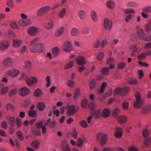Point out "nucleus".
I'll return each instance as SVG.
<instances>
[{
  "label": "nucleus",
  "instance_id": "obj_1",
  "mask_svg": "<svg viewBox=\"0 0 151 151\" xmlns=\"http://www.w3.org/2000/svg\"><path fill=\"white\" fill-rule=\"evenodd\" d=\"M96 104L95 102L93 101L91 102L88 105V107L89 109L92 111V115L94 116L96 118H99L100 115V111L99 110H97L95 111Z\"/></svg>",
  "mask_w": 151,
  "mask_h": 151
},
{
  "label": "nucleus",
  "instance_id": "obj_2",
  "mask_svg": "<svg viewBox=\"0 0 151 151\" xmlns=\"http://www.w3.org/2000/svg\"><path fill=\"white\" fill-rule=\"evenodd\" d=\"M129 90V88L128 87H124L122 88H117L114 90L113 95L114 96L117 94L123 96L128 93Z\"/></svg>",
  "mask_w": 151,
  "mask_h": 151
},
{
  "label": "nucleus",
  "instance_id": "obj_3",
  "mask_svg": "<svg viewBox=\"0 0 151 151\" xmlns=\"http://www.w3.org/2000/svg\"><path fill=\"white\" fill-rule=\"evenodd\" d=\"M136 100L133 104L134 107L137 109L141 107L144 104V101L141 99V96L138 93H136L135 94Z\"/></svg>",
  "mask_w": 151,
  "mask_h": 151
},
{
  "label": "nucleus",
  "instance_id": "obj_4",
  "mask_svg": "<svg viewBox=\"0 0 151 151\" xmlns=\"http://www.w3.org/2000/svg\"><path fill=\"white\" fill-rule=\"evenodd\" d=\"M49 6H47L42 7L39 8L37 11L36 15L37 16L41 17L47 14L50 10Z\"/></svg>",
  "mask_w": 151,
  "mask_h": 151
},
{
  "label": "nucleus",
  "instance_id": "obj_5",
  "mask_svg": "<svg viewBox=\"0 0 151 151\" xmlns=\"http://www.w3.org/2000/svg\"><path fill=\"white\" fill-rule=\"evenodd\" d=\"M43 49V45L41 43H38L34 47L30 48V51L33 52L39 53L42 52Z\"/></svg>",
  "mask_w": 151,
  "mask_h": 151
},
{
  "label": "nucleus",
  "instance_id": "obj_6",
  "mask_svg": "<svg viewBox=\"0 0 151 151\" xmlns=\"http://www.w3.org/2000/svg\"><path fill=\"white\" fill-rule=\"evenodd\" d=\"M39 29L37 27L32 26L29 28L27 32L29 35L31 36H35L39 33Z\"/></svg>",
  "mask_w": 151,
  "mask_h": 151
},
{
  "label": "nucleus",
  "instance_id": "obj_7",
  "mask_svg": "<svg viewBox=\"0 0 151 151\" xmlns=\"http://www.w3.org/2000/svg\"><path fill=\"white\" fill-rule=\"evenodd\" d=\"M13 62V59L12 58L7 57L4 60L3 64L5 67L9 68L11 67Z\"/></svg>",
  "mask_w": 151,
  "mask_h": 151
},
{
  "label": "nucleus",
  "instance_id": "obj_8",
  "mask_svg": "<svg viewBox=\"0 0 151 151\" xmlns=\"http://www.w3.org/2000/svg\"><path fill=\"white\" fill-rule=\"evenodd\" d=\"M112 24V22L111 20H109L107 18L104 19V27L106 30H109L111 29Z\"/></svg>",
  "mask_w": 151,
  "mask_h": 151
},
{
  "label": "nucleus",
  "instance_id": "obj_9",
  "mask_svg": "<svg viewBox=\"0 0 151 151\" xmlns=\"http://www.w3.org/2000/svg\"><path fill=\"white\" fill-rule=\"evenodd\" d=\"M26 81L28 85L30 86H33L37 83L38 80L36 77H32L27 78Z\"/></svg>",
  "mask_w": 151,
  "mask_h": 151
},
{
  "label": "nucleus",
  "instance_id": "obj_10",
  "mask_svg": "<svg viewBox=\"0 0 151 151\" xmlns=\"http://www.w3.org/2000/svg\"><path fill=\"white\" fill-rule=\"evenodd\" d=\"M63 49L65 52H70L72 49L71 43L68 41L65 42L63 44Z\"/></svg>",
  "mask_w": 151,
  "mask_h": 151
},
{
  "label": "nucleus",
  "instance_id": "obj_11",
  "mask_svg": "<svg viewBox=\"0 0 151 151\" xmlns=\"http://www.w3.org/2000/svg\"><path fill=\"white\" fill-rule=\"evenodd\" d=\"M32 23V21L30 19H20L18 22V24L22 27H25L28 26Z\"/></svg>",
  "mask_w": 151,
  "mask_h": 151
},
{
  "label": "nucleus",
  "instance_id": "obj_12",
  "mask_svg": "<svg viewBox=\"0 0 151 151\" xmlns=\"http://www.w3.org/2000/svg\"><path fill=\"white\" fill-rule=\"evenodd\" d=\"M76 109L73 105L68 106L67 107V114L69 116H73L75 113Z\"/></svg>",
  "mask_w": 151,
  "mask_h": 151
},
{
  "label": "nucleus",
  "instance_id": "obj_13",
  "mask_svg": "<svg viewBox=\"0 0 151 151\" xmlns=\"http://www.w3.org/2000/svg\"><path fill=\"white\" fill-rule=\"evenodd\" d=\"M10 45L9 43L7 40H3L0 42V50L4 51L7 49Z\"/></svg>",
  "mask_w": 151,
  "mask_h": 151
},
{
  "label": "nucleus",
  "instance_id": "obj_14",
  "mask_svg": "<svg viewBox=\"0 0 151 151\" xmlns=\"http://www.w3.org/2000/svg\"><path fill=\"white\" fill-rule=\"evenodd\" d=\"M29 93V89L25 86L21 88L19 91V94L22 96H26Z\"/></svg>",
  "mask_w": 151,
  "mask_h": 151
},
{
  "label": "nucleus",
  "instance_id": "obj_15",
  "mask_svg": "<svg viewBox=\"0 0 151 151\" xmlns=\"http://www.w3.org/2000/svg\"><path fill=\"white\" fill-rule=\"evenodd\" d=\"M76 62L77 64L81 66L85 65L86 63L85 58L83 56H79L76 58Z\"/></svg>",
  "mask_w": 151,
  "mask_h": 151
},
{
  "label": "nucleus",
  "instance_id": "obj_16",
  "mask_svg": "<svg viewBox=\"0 0 151 151\" xmlns=\"http://www.w3.org/2000/svg\"><path fill=\"white\" fill-rule=\"evenodd\" d=\"M60 146L63 151H71L70 149L68 146L67 141L65 140L61 142Z\"/></svg>",
  "mask_w": 151,
  "mask_h": 151
},
{
  "label": "nucleus",
  "instance_id": "obj_17",
  "mask_svg": "<svg viewBox=\"0 0 151 151\" xmlns=\"http://www.w3.org/2000/svg\"><path fill=\"white\" fill-rule=\"evenodd\" d=\"M19 73V71L15 69H14L12 70H8L6 73V75L13 77H16L18 75Z\"/></svg>",
  "mask_w": 151,
  "mask_h": 151
},
{
  "label": "nucleus",
  "instance_id": "obj_18",
  "mask_svg": "<svg viewBox=\"0 0 151 151\" xmlns=\"http://www.w3.org/2000/svg\"><path fill=\"white\" fill-rule=\"evenodd\" d=\"M115 129L117 131L114 133L115 137L117 138L121 137L122 135V129L120 127H117Z\"/></svg>",
  "mask_w": 151,
  "mask_h": 151
},
{
  "label": "nucleus",
  "instance_id": "obj_19",
  "mask_svg": "<svg viewBox=\"0 0 151 151\" xmlns=\"http://www.w3.org/2000/svg\"><path fill=\"white\" fill-rule=\"evenodd\" d=\"M78 16L80 19L83 20L86 16V13L85 11L83 10H80L78 12Z\"/></svg>",
  "mask_w": 151,
  "mask_h": 151
},
{
  "label": "nucleus",
  "instance_id": "obj_20",
  "mask_svg": "<svg viewBox=\"0 0 151 151\" xmlns=\"http://www.w3.org/2000/svg\"><path fill=\"white\" fill-rule=\"evenodd\" d=\"M138 39L140 40H143L145 37V33L142 29H139L137 32Z\"/></svg>",
  "mask_w": 151,
  "mask_h": 151
},
{
  "label": "nucleus",
  "instance_id": "obj_21",
  "mask_svg": "<svg viewBox=\"0 0 151 151\" xmlns=\"http://www.w3.org/2000/svg\"><path fill=\"white\" fill-rule=\"evenodd\" d=\"M91 16L92 21L93 22H96L98 21V16L94 11L93 10L91 12Z\"/></svg>",
  "mask_w": 151,
  "mask_h": 151
},
{
  "label": "nucleus",
  "instance_id": "obj_22",
  "mask_svg": "<svg viewBox=\"0 0 151 151\" xmlns=\"http://www.w3.org/2000/svg\"><path fill=\"white\" fill-rule=\"evenodd\" d=\"M12 41L13 46L14 47H19L22 44V41L19 39H13Z\"/></svg>",
  "mask_w": 151,
  "mask_h": 151
},
{
  "label": "nucleus",
  "instance_id": "obj_23",
  "mask_svg": "<svg viewBox=\"0 0 151 151\" xmlns=\"http://www.w3.org/2000/svg\"><path fill=\"white\" fill-rule=\"evenodd\" d=\"M64 27H63L59 28L56 31L55 36L56 37L60 36L64 33Z\"/></svg>",
  "mask_w": 151,
  "mask_h": 151
},
{
  "label": "nucleus",
  "instance_id": "obj_24",
  "mask_svg": "<svg viewBox=\"0 0 151 151\" xmlns=\"http://www.w3.org/2000/svg\"><path fill=\"white\" fill-rule=\"evenodd\" d=\"M106 5L108 9H113L114 7L115 4V3L113 1L110 0L107 2Z\"/></svg>",
  "mask_w": 151,
  "mask_h": 151
},
{
  "label": "nucleus",
  "instance_id": "obj_25",
  "mask_svg": "<svg viewBox=\"0 0 151 151\" xmlns=\"http://www.w3.org/2000/svg\"><path fill=\"white\" fill-rule=\"evenodd\" d=\"M108 139V137L105 134H103L102 137L100 141V144L101 145L105 144Z\"/></svg>",
  "mask_w": 151,
  "mask_h": 151
},
{
  "label": "nucleus",
  "instance_id": "obj_26",
  "mask_svg": "<svg viewBox=\"0 0 151 151\" xmlns=\"http://www.w3.org/2000/svg\"><path fill=\"white\" fill-rule=\"evenodd\" d=\"M110 113L109 110L107 108H106L103 111L102 116L104 118H107L109 116Z\"/></svg>",
  "mask_w": 151,
  "mask_h": 151
},
{
  "label": "nucleus",
  "instance_id": "obj_27",
  "mask_svg": "<svg viewBox=\"0 0 151 151\" xmlns=\"http://www.w3.org/2000/svg\"><path fill=\"white\" fill-rule=\"evenodd\" d=\"M151 111V106L149 105L143 108L142 110L143 114H146Z\"/></svg>",
  "mask_w": 151,
  "mask_h": 151
},
{
  "label": "nucleus",
  "instance_id": "obj_28",
  "mask_svg": "<svg viewBox=\"0 0 151 151\" xmlns=\"http://www.w3.org/2000/svg\"><path fill=\"white\" fill-rule=\"evenodd\" d=\"M79 34V31L78 29L76 28H73L71 31V34L73 36H76L78 35Z\"/></svg>",
  "mask_w": 151,
  "mask_h": 151
},
{
  "label": "nucleus",
  "instance_id": "obj_29",
  "mask_svg": "<svg viewBox=\"0 0 151 151\" xmlns=\"http://www.w3.org/2000/svg\"><path fill=\"white\" fill-rule=\"evenodd\" d=\"M126 6L128 7L136 8L138 6V4L135 2L130 1L127 2Z\"/></svg>",
  "mask_w": 151,
  "mask_h": 151
},
{
  "label": "nucleus",
  "instance_id": "obj_30",
  "mask_svg": "<svg viewBox=\"0 0 151 151\" xmlns=\"http://www.w3.org/2000/svg\"><path fill=\"white\" fill-rule=\"evenodd\" d=\"M74 63V62L73 60L70 61L65 65L64 68L66 70L71 68L73 66Z\"/></svg>",
  "mask_w": 151,
  "mask_h": 151
},
{
  "label": "nucleus",
  "instance_id": "obj_31",
  "mask_svg": "<svg viewBox=\"0 0 151 151\" xmlns=\"http://www.w3.org/2000/svg\"><path fill=\"white\" fill-rule=\"evenodd\" d=\"M54 26L53 21L52 20H50L45 24V27L48 29H52Z\"/></svg>",
  "mask_w": 151,
  "mask_h": 151
},
{
  "label": "nucleus",
  "instance_id": "obj_32",
  "mask_svg": "<svg viewBox=\"0 0 151 151\" xmlns=\"http://www.w3.org/2000/svg\"><path fill=\"white\" fill-rule=\"evenodd\" d=\"M117 120L120 123H124L127 121V118L124 116H119L117 117Z\"/></svg>",
  "mask_w": 151,
  "mask_h": 151
},
{
  "label": "nucleus",
  "instance_id": "obj_33",
  "mask_svg": "<svg viewBox=\"0 0 151 151\" xmlns=\"http://www.w3.org/2000/svg\"><path fill=\"white\" fill-rule=\"evenodd\" d=\"M37 106L38 109L40 111H43L45 108V104L43 102L38 103Z\"/></svg>",
  "mask_w": 151,
  "mask_h": 151
},
{
  "label": "nucleus",
  "instance_id": "obj_34",
  "mask_svg": "<svg viewBox=\"0 0 151 151\" xmlns=\"http://www.w3.org/2000/svg\"><path fill=\"white\" fill-rule=\"evenodd\" d=\"M66 12V9L63 8L61 9L58 14V16L60 19H62L64 17Z\"/></svg>",
  "mask_w": 151,
  "mask_h": 151
},
{
  "label": "nucleus",
  "instance_id": "obj_35",
  "mask_svg": "<svg viewBox=\"0 0 151 151\" xmlns=\"http://www.w3.org/2000/svg\"><path fill=\"white\" fill-rule=\"evenodd\" d=\"M32 146L35 149H38L40 145V143L39 141L35 140L32 141L31 143Z\"/></svg>",
  "mask_w": 151,
  "mask_h": 151
},
{
  "label": "nucleus",
  "instance_id": "obj_36",
  "mask_svg": "<svg viewBox=\"0 0 151 151\" xmlns=\"http://www.w3.org/2000/svg\"><path fill=\"white\" fill-rule=\"evenodd\" d=\"M39 40L38 38H36L33 39L30 42V46L31 48L34 47L37 44V42Z\"/></svg>",
  "mask_w": 151,
  "mask_h": 151
},
{
  "label": "nucleus",
  "instance_id": "obj_37",
  "mask_svg": "<svg viewBox=\"0 0 151 151\" xmlns=\"http://www.w3.org/2000/svg\"><path fill=\"white\" fill-rule=\"evenodd\" d=\"M126 65V64L125 63L121 62L118 64L117 68L119 70L125 68Z\"/></svg>",
  "mask_w": 151,
  "mask_h": 151
},
{
  "label": "nucleus",
  "instance_id": "obj_38",
  "mask_svg": "<svg viewBox=\"0 0 151 151\" xmlns=\"http://www.w3.org/2000/svg\"><path fill=\"white\" fill-rule=\"evenodd\" d=\"M42 91L39 88H37L34 92V95L35 97H38L42 95Z\"/></svg>",
  "mask_w": 151,
  "mask_h": 151
},
{
  "label": "nucleus",
  "instance_id": "obj_39",
  "mask_svg": "<svg viewBox=\"0 0 151 151\" xmlns=\"http://www.w3.org/2000/svg\"><path fill=\"white\" fill-rule=\"evenodd\" d=\"M80 95V90L79 88H77L74 93L73 95V98L76 101L78 96Z\"/></svg>",
  "mask_w": 151,
  "mask_h": 151
},
{
  "label": "nucleus",
  "instance_id": "obj_40",
  "mask_svg": "<svg viewBox=\"0 0 151 151\" xmlns=\"http://www.w3.org/2000/svg\"><path fill=\"white\" fill-rule=\"evenodd\" d=\"M9 123L11 126L12 127H14L15 124V118L14 117H10L9 118Z\"/></svg>",
  "mask_w": 151,
  "mask_h": 151
},
{
  "label": "nucleus",
  "instance_id": "obj_41",
  "mask_svg": "<svg viewBox=\"0 0 151 151\" xmlns=\"http://www.w3.org/2000/svg\"><path fill=\"white\" fill-rule=\"evenodd\" d=\"M124 13L125 14H134L135 13L134 9L132 8H128L124 9Z\"/></svg>",
  "mask_w": 151,
  "mask_h": 151
},
{
  "label": "nucleus",
  "instance_id": "obj_42",
  "mask_svg": "<svg viewBox=\"0 0 151 151\" xmlns=\"http://www.w3.org/2000/svg\"><path fill=\"white\" fill-rule=\"evenodd\" d=\"M32 131L33 133L35 135L40 136L41 135L40 131L39 129L33 128L32 129Z\"/></svg>",
  "mask_w": 151,
  "mask_h": 151
},
{
  "label": "nucleus",
  "instance_id": "obj_43",
  "mask_svg": "<svg viewBox=\"0 0 151 151\" xmlns=\"http://www.w3.org/2000/svg\"><path fill=\"white\" fill-rule=\"evenodd\" d=\"M102 75H107L109 73V69L108 67L103 68L101 71Z\"/></svg>",
  "mask_w": 151,
  "mask_h": 151
},
{
  "label": "nucleus",
  "instance_id": "obj_44",
  "mask_svg": "<svg viewBox=\"0 0 151 151\" xmlns=\"http://www.w3.org/2000/svg\"><path fill=\"white\" fill-rule=\"evenodd\" d=\"M138 81L137 79L133 78L130 79L128 81V83L130 85H135L137 83Z\"/></svg>",
  "mask_w": 151,
  "mask_h": 151
},
{
  "label": "nucleus",
  "instance_id": "obj_45",
  "mask_svg": "<svg viewBox=\"0 0 151 151\" xmlns=\"http://www.w3.org/2000/svg\"><path fill=\"white\" fill-rule=\"evenodd\" d=\"M25 68L26 69H29L31 68L32 65V63L29 60H26L25 62Z\"/></svg>",
  "mask_w": 151,
  "mask_h": 151
},
{
  "label": "nucleus",
  "instance_id": "obj_46",
  "mask_svg": "<svg viewBox=\"0 0 151 151\" xmlns=\"http://www.w3.org/2000/svg\"><path fill=\"white\" fill-rule=\"evenodd\" d=\"M52 52L53 55L55 56H57L59 54V49L57 47H55L52 49Z\"/></svg>",
  "mask_w": 151,
  "mask_h": 151
},
{
  "label": "nucleus",
  "instance_id": "obj_47",
  "mask_svg": "<svg viewBox=\"0 0 151 151\" xmlns=\"http://www.w3.org/2000/svg\"><path fill=\"white\" fill-rule=\"evenodd\" d=\"M96 58L99 60H102L104 57V53L102 52H100L96 55Z\"/></svg>",
  "mask_w": 151,
  "mask_h": 151
},
{
  "label": "nucleus",
  "instance_id": "obj_48",
  "mask_svg": "<svg viewBox=\"0 0 151 151\" xmlns=\"http://www.w3.org/2000/svg\"><path fill=\"white\" fill-rule=\"evenodd\" d=\"M28 114L30 117H36L37 116L36 111L34 110H29Z\"/></svg>",
  "mask_w": 151,
  "mask_h": 151
},
{
  "label": "nucleus",
  "instance_id": "obj_49",
  "mask_svg": "<svg viewBox=\"0 0 151 151\" xmlns=\"http://www.w3.org/2000/svg\"><path fill=\"white\" fill-rule=\"evenodd\" d=\"M96 83L94 79H92L90 81L89 85V87L90 89H93L96 86Z\"/></svg>",
  "mask_w": 151,
  "mask_h": 151
},
{
  "label": "nucleus",
  "instance_id": "obj_50",
  "mask_svg": "<svg viewBox=\"0 0 151 151\" xmlns=\"http://www.w3.org/2000/svg\"><path fill=\"white\" fill-rule=\"evenodd\" d=\"M120 110L119 109H114L112 112V114L115 117H117L118 116L120 112Z\"/></svg>",
  "mask_w": 151,
  "mask_h": 151
},
{
  "label": "nucleus",
  "instance_id": "obj_51",
  "mask_svg": "<svg viewBox=\"0 0 151 151\" xmlns=\"http://www.w3.org/2000/svg\"><path fill=\"white\" fill-rule=\"evenodd\" d=\"M107 86V83L105 82H103L102 84L99 91L100 93H103L105 90V87Z\"/></svg>",
  "mask_w": 151,
  "mask_h": 151
},
{
  "label": "nucleus",
  "instance_id": "obj_52",
  "mask_svg": "<svg viewBox=\"0 0 151 151\" xmlns=\"http://www.w3.org/2000/svg\"><path fill=\"white\" fill-rule=\"evenodd\" d=\"M143 12L147 13H149L151 12V6H146L144 7L142 9Z\"/></svg>",
  "mask_w": 151,
  "mask_h": 151
},
{
  "label": "nucleus",
  "instance_id": "obj_53",
  "mask_svg": "<svg viewBox=\"0 0 151 151\" xmlns=\"http://www.w3.org/2000/svg\"><path fill=\"white\" fill-rule=\"evenodd\" d=\"M145 30L146 31L151 32V19L149 20L148 24L145 26Z\"/></svg>",
  "mask_w": 151,
  "mask_h": 151
},
{
  "label": "nucleus",
  "instance_id": "obj_54",
  "mask_svg": "<svg viewBox=\"0 0 151 151\" xmlns=\"http://www.w3.org/2000/svg\"><path fill=\"white\" fill-rule=\"evenodd\" d=\"M18 90L17 89L15 88L12 90L9 93V96L10 97H12L16 95L17 92Z\"/></svg>",
  "mask_w": 151,
  "mask_h": 151
},
{
  "label": "nucleus",
  "instance_id": "obj_55",
  "mask_svg": "<svg viewBox=\"0 0 151 151\" xmlns=\"http://www.w3.org/2000/svg\"><path fill=\"white\" fill-rule=\"evenodd\" d=\"M74 84V81L72 80H68L67 82V85L70 88H72Z\"/></svg>",
  "mask_w": 151,
  "mask_h": 151
},
{
  "label": "nucleus",
  "instance_id": "obj_56",
  "mask_svg": "<svg viewBox=\"0 0 151 151\" xmlns=\"http://www.w3.org/2000/svg\"><path fill=\"white\" fill-rule=\"evenodd\" d=\"M79 124L81 127L84 128H86L88 126L86 122L84 120L81 121L79 122Z\"/></svg>",
  "mask_w": 151,
  "mask_h": 151
},
{
  "label": "nucleus",
  "instance_id": "obj_57",
  "mask_svg": "<svg viewBox=\"0 0 151 151\" xmlns=\"http://www.w3.org/2000/svg\"><path fill=\"white\" fill-rule=\"evenodd\" d=\"M9 90L7 87H4L1 90L0 93L1 95H4L7 93Z\"/></svg>",
  "mask_w": 151,
  "mask_h": 151
},
{
  "label": "nucleus",
  "instance_id": "obj_58",
  "mask_svg": "<svg viewBox=\"0 0 151 151\" xmlns=\"http://www.w3.org/2000/svg\"><path fill=\"white\" fill-rule=\"evenodd\" d=\"M87 100L86 99H84L82 100L81 103V106L83 108H86L87 106Z\"/></svg>",
  "mask_w": 151,
  "mask_h": 151
},
{
  "label": "nucleus",
  "instance_id": "obj_59",
  "mask_svg": "<svg viewBox=\"0 0 151 151\" xmlns=\"http://www.w3.org/2000/svg\"><path fill=\"white\" fill-rule=\"evenodd\" d=\"M17 135L19 139L21 141L23 139V136L22 133L19 131H18L17 132Z\"/></svg>",
  "mask_w": 151,
  "mask_h": 151
},
{
  "label": "nucleus",
  "instance_id": "obj_60",
  "mask_svg": "<svg viewBox=\"0 0 151 151\" xmlns=\"http://www.w3.org/2000/svg\"><path fill=\"white\" fill-rule=\"evenodd\" d=\"M151 142V138L146 139L144 143V145L147 147L149 146Z\"/></svg>",
  "mask_w": 151,
  "mask_h": 151
},
{
  "label": "nucleus",
  "instance_id": "obj_61",
  "mask_svg": "<svg viewBox=\"0 0 151 151\" xmlns=\"http://www.w3.org/2000/svg\"><path fill=\"white\" fill-rule=\"evenodd\" d=\"M78 143L76 146L78 147H81L83 144V141L81 138H78L77 139Z\"/></svg>",
  "mask_w": 151,
  "mask_h": 151
},
{
  "label": "nucleus",
  "instance_id": "obj_62",
  "mask_svg": "<svg viewBox=\"0 0 151 151\" xmlns=\"http://www.w3.org/2000/svg\"><path fill=\"white\" fill-rule=\"evenodd\" d=\"M8 36L9 38H14L15 36V34L12 31L9 30L8 32Z\"/></svg>",
  "mask_w": 151,
  "mask_h": 151
},
{
  "label": "nucleus",
  "instance_id": "obj_63",
  "mask_svg": "<svg viewBox=\"0 0 151 151\" xmlns=\"http://www.w3.org/2000/svg\"><path fill=\"white\" fill-rule=\"evenodd\" d=\"M143 136L145 137H147L149 134V132L147 129H145L143 130L142 132Z\"/></svg>",
  "mask_w": 151,
  "mask_h": 151
},
{
  "label": "nucleus",
  "instance_id": "obj_64",
  "mask_svg": "<svg viewBox=\"0 0 151 151\" xmlns=\"http://www.w3.org/2000/svg\"><path fill=\"white\" fill-rule=\"evenodd\" d=\"M109 43V42L107 40L104 39L101 41L100 45L101 47H104Z\"/></svg>",
  "mask_w": 151,
  "mask_h": 151
}]
</instances>
